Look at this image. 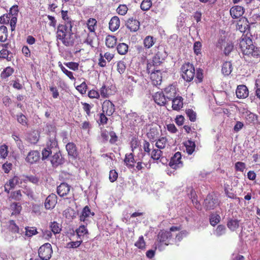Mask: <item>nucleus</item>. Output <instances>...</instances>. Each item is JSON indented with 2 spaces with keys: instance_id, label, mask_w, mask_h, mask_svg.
<instances>
[{
  "instance_id": "nucleus-4",
  "label": "nucleus",
  "mask_w": 260,
  "mask_h": 260,
  "mask_svg": "<svg viewBox=\"0 0 260 260\" xmlns=\"http://www.w3.org/2000/svg\"><path fill=\"white\" fill-rule=\"evenodd\" d=\"M239 46L241 51L245 55H250L251 48H254V45L252 44V40L247 37L242 38L239 42Z\"/></svg>"
},
{
  "instance_id": "nucleus-21",
  "label": "nucleus",
  "mask_w": 260,
  "mask_h": 260,
  "mask_svg": "<svg viewBox=\"0 0 260 260\" xmlns=\"http://www.w3.org/2000/svg\"><path fill=\"white\" fill-rule=\"evenodd\" d=\"M127 27L132 31H136L140 26V22L133 18L128 19L126 23Z\"/></svg>"
},
{
  "instance_id": "nucleus-17",
  "label": "nucleus",
  "mask_w": 260,
  "mask_h": 260,
  "mask_svg": "<svg viewBox=\"0 0 260 260\" xmlns=\"http://www.w3.org/2000/svg\"><path fill=\"white\" fill-rule=\"evenodd\" d=\"M244 13V8L240 6L233 7L230 10V14L232 18L236 19L241 17Z\"/></svg>"
},
{
  "instance_id": "nucleus-14",
  "label": "nucleus",
  "mask_w": 260,
  "mask_h": 260,
  "mask_svg": "<svg viewBox=\"0 0 260 260\" xmlns=\"http://www.w3.org/2000/svg\"><path fill=\"white\" fill-rule=\"evenodd\" d=\"M167 100L171 101L176 96L177 92L175 86L170 85L166 87L163 92Z\"/></svg>"
},
{
  "instance_id": "nucleus-34",
  "label": "nucleus",
  "mask_w": 260,
  "mask_h": 260,
  "mask_svg": "<svg viewBox=\"0 0 260 260\" xmlns=\"http://www.w3.org/2000/svg\"><path fill=\"white\" fill-rule=\"evenodd\" d=\"M8 38V30L6 26H0V42H5Z\"/></svg>"
},
{
  "instance_id": "nucleus-37",
  "label": "nucleus",
  "mask_w": 260,
  "mask_h": 260,
  "mask_svg": "<svg viewBox=\"0 0 260 260\" xmlns=\"http://www.w3.org/2000/svg\"><path fill=\"white\" fill-rule=\"evenodd\" d=\"M128 45L124 43L119 44L117 47V52L121 55L125 54L128 51Z\"/></svg>"
},
{
  "instance_id": "nucleus-60",
  "label": "nucleus",
  "mask_w": 260,
  "mask_h": 260,
  "mask_svg": "<svg viewBox=\"0 0 260 260\" xmlns=\"http://www.w3.org/2000/svg\"><path fill=\"white\" fill-rule=\"evenodd\" d=\"M9 228L10 230H11L12 232H19V227L16 224L14 220H10L9 221Z\"/></svg>"
},
{
  "instance_id": "nucleus-23",
  "label": "nucleus",
  "mask_w": 260,
  "mask_h": 260,
  "mask_svg": "<svg viewBox=\"0 0 260 260\" xmlns=\"http://www.w3.org/2000/svg\"><path fill=\"white\" fill-rule=\"evenodd\" d=\"M154 102L159 106H164L167 102L165 95L162 92H157L153 95Z\"/></svg>"
},
{
  "instance_id": "nucleus-48",
  "label": "nucleus",
  "mask_w": 260,
  "mask_h": 260,
  "mask_svg": "<svg viewBox=\"0 0 260 260\" xmlns=\"http://www.w3.org/2000/svg\"><path fill=\"white\" fill-rule=\"evenodd\" d=\"M152 6L151 0H143L141 4V8L143 11H147Z\"/></svg>"
},
{
  "instance_id": "nucleus-35",
  "label": "nucleus",
  "mask_w": 260,
  "mask_h": 260,
  "mask_svg": "<svg viewBox=\"0 0 260 260\" xmlns=\"http://www.w3.org/2000/svg\"><path fill=\"white\" fill-rule=\"evenodd\" d=\"M168 141L166 137H161L158 139L155 143V146L159 149H164L167 145Z\"/></svg>"
},
{
  "instance_id": "nucleus-54",
  "label": "nucleus",
  "mask_w": 260,
  "mask_h": 260,
  "mask_svg": "<svg viewBox=\"0 0 260 260\" xmlns=\"http://www.w3.org/2000/svg\"><path fill=\"white\" fill-rule=\"evenodd\" d=\"M186 113L191 121H194L196 120V113L192 110H186Z\"/></svg>"
},
{
  "instance_id": "nucleus-64",
  "label": "nucleus",
  "mask_w": 260,
  "mask_h": 260,
  "mask_svg": "<svg viewBox=\"0 0 260 260\" xmlns=\"http://www.w3.org/2000/svg\"><path fill=\"white\" fill-rule=\"evenodd\" d=\"M87 85L85 82L82 83L80 85L77 86L76 89L82 94H84L86 92Z\"/></svg>"
},
{
  "instance_id": "nucleus-5",
  "label": "nucleus",
  "mask_w": 260,
  "mask_h": 260,
  "mask_svg": "<svg viewBox=\"0 0 260 260\" xmlns=\"http://www.w3.org/2000/svg\"><path fill=\"white\" fill-rule=\"evenodd\" d=\"M53 250L52 246L51 244L48 243L42 245L38 250L39 256L47 260H49L50 259Z\"/></svg>"
},
{
  "instance_id": "nucleus-50",
  "label": "nucleus",
  "mask_w": 260,
  "mask_h": 260,
  "mask_svg": "<svg viewBox=\"0 0 260 260\" xmlns=\"http://www.w3.org/2000/svg\"><path fill=\"white\" fill-rule=\"evenodd\" d=\"M95 35L94 32L88 34L86 39L84 41V43L92 46L93 44V40L95 38Z\"/></svg>"
},
{
  "instance_id": "nucleus-32",
  "label": "nucleus",
  "mask_w": 260,
  "mask_h": 260,
  "mask_svg": "<svg viewBox=\"0 0 260 260\" xmlns=\"http://www.w3.org/2000/svg\"><path fill=\"white\" fill-rule=\"evenodd\" d=\"M76 232L78 238L80 240H82L84 236L88 234V231L84 225H80L79 228L76 230Z\"/></svg>"
},
{
  "instance_id": "nucleus-59",
  "label": "nucleus",
  "mask_w": 260,
  "mask_h": 260,
  "mask_svg": "<svg viewBox=\"0 0 260 260\" xmlns=\"http://www.w3.org/2000/svg\"><path fill=\"white\" fill-rule=\"evenodd\" d=\"M127 8L125 5H120L117 9V13L121 15H124L127 11Z\"/></svg>"
},
{
  "instance_id": "nucleus-12",
  "label": "nucleus",
  "mask_w": 260,
  "mask_h": 260,
  "mask_svg": "<svg viewBox=\"0 0 260 260\" xmlns=\"http://www.w3.org/2000/svg\"><path fill=\"white\" fill-rule=\"evenodd\" d=\"M115 111L114 104L110 101L106 100L104 101L102 105V112L106 114V115L111 116Z\"/></svg>"
},
{
  "instance_id": "nucleus-56",
  "label": "nucleus",
  "mask_w": 260,
  "mask_h": 260,
  "mask_svg": "<svg viewBox=\"0 0 260 260\" xmlns=\"http://www.w3.org/2000/svg\"><path fill=\"white\" fill-rule=\"evenodd\" d=\"M8 146L6 145H3L0 147V155L2 158H6L8 153Z\"/></svg>"
},
{
  "instance_id": "nucleus-27",
  "label": "nucleus",
  "mask_w": 260,
  "mask_h": 260,
  "mask_svg": "<svg viewBox=\"0 0 260 260\" xmlns=\"http://www.w3.org/2000/svg\"><path fill=\"white\" fill-rule=\"evenodd\" d=\"M75 37L74 33L72 32V29L69 31V34L67 36V38L64 39L63 41V44L66 46H73L75 43Z\"/></svg>"
},
{
  "instance_id": "nucleus-55",
  "label": "nucleus",
  "mask_w": 260,
  "mask_h": 260,
  "mask_svg": "<svg viewBox=\"0 0 260 260\" xmlns=\"http://www.w3.org/2000/svg\"><path fill=\"white\" fill-rule=\"evenodd\" d=\"M202 48V44L199 41L195 42L193 44V51L196 55L201 53Z\"/></svg>"
},
{
  "instance_id": "nucleus-20",
  "label": "nucleus",
  "mask_w": 260,
  "mask_h": 260,
  "mask_svg": "<svg viewBox=\"0 0 260 260\" xmlns=\"http://www.w3.org/2000/svg\"><path fill=\"white\" fill-rule=\"evenodd\" d=\"M236 28L241 32H245L249 29L247 19L245 18H241L237 23Z\"/></svg>"
},
{
  "instance_id": "nucleus-42",
  "label": "nucleus",
  "mask_w": 260,
  "mask_h": 260,
  "mask_svg": "<svg viewBox=\"0 0 260 260\" xmlns=\"http://www.w3.org/2000/svg\"><path fill=\"white\" fill-rule=\"evenodd\" d=\"M97 23L96 20L94 18H90L87 21V25L89 30L91 32H94L95 26Z\"/></svg>"
},
{
  "instance_id": "nucleus-3",
  "label": "nucleus",
  "mask_w": 260,
  "mask_h": 260,
  "mask_svg": "<svg viewBox=\"0 0 260 260\" xmlns=\"http://www.w3.org/2000/svg\"><path fill=\"white\" fill-rule=\"evenodd\" d=\"M72 29V24L71 21H67L64 24H59L57 29L56 38L59 40L63 43L64 39L67 38V36L69 34V31Z\"/></svg>"
},
{
  "instance_id": "nucleus-33",
  "label": "nucleus",
  "mask_w": 260,
  "mask_h": 260,
  "mask_svg": "<svg viewBox=\"0 0 260 260\" xmlns=\"http://www.w3.org/2000/svg\"><path fill=\"white\" fill-rule=\"evenodd\" d=\"M124 161L126 166L131 168L133 167L135 159L133 153L126 154Z\"/></svg>"
},
{
  "instance_id": "nucleus-9",
  "label": "nucleus",
  "mask_w": 260,
  "mask_h": 260,
  "mask_svg": "<svg viewBox=\"0 0 260 260\" xmlns=\"http://www.w3.org/2000/svg\"><path fill=\"white\" fill-rule=\"evenodd\" d=\"M181 158V154L180 152L175 153L170 161L169 166L174 169H177L182 167L183 164Z\"/></svg>"
},
{
  "instance_id": "nucleus-41",
  "label": "nucleus",
  "mask_w": 260,
  "mask_h": 260,
  "mask_svg": "<svg viewBox=\"0 0 260 260\" xmlns=\"http://www.w3.org/2000/svg\"><path fill=\"white\" fill-rule=\"evenodd\" d=\"M226 228L224 225H219L214 232V234L217 237H220L225 233Z\"/></svg>"
},
{
  "instance_id": "nucleus-58",
  "label": "nucleus",
  "mask_w": 260,
  "mask_h": 260,
  "mask_svg": "<svg viewBox=\"0 0 260 260\" xmlns=\"http://www.w3.org/2000/svg\"><path fill=\"white\" fill-rule=\"evenodd\" d=\"M82 242V240L76 241H72L67 244V247L69 248H75L78 247Z\"/></svg>"
},
{
  "instance_id": "nucleus-6",
  "label": "nucleus",
  "mask_w": 260,
  "mask_h": 260,
  "mask_svg": "<svg viewBox=\"0 0 260 260\" xmlns=\"http://www.w3.org/2000/svg\"><path fill=\"white\" fill-rule=\"evenodd\" d=\"M163 58L160 56V52H158L153 57L152 61L147 63V70L148 73L158 69V66L162 62Z\"/></svg>"
},
{
  "instance_id": "nucleus-40",
  "label": "nucleus",
  "mask_w": 260,
  "mask_h": 260,
  "mask_svg": "<svg viewBox=\"0 0 260 260\" xmlns=\"http://www.w3.org/2000/svg\"><path fill=\"white\" fill-rule=\"evenodd\" d=\"M50 228L54 234L59 233L61 230V225L56 221L50 223Z\"/></svg>"
},
{
  "instance_id": "nucleus-39",
  "label": "nucleus",
  "mask_w": 260,
  "mask_h": 260,
  "mask_svg": "<svg viewBox=\"0 0 260 260\" xmlns=\"http://www.w3.org/2000/svg\"><path fill=\"white\" fill-rule=\"evenodd\" d=\"M143 43L145 47L149 49L154 44L155 41L152 37L149 36L144 39Z\"/></svg>"
},
{
  "instance_id": "nucleus-22",
  "label": "nucleus",
  "mask_w": 260,
  "mask_h": 260,
  "mask_svg": "<svg viewBox=\"0 0 260 260\" xmlns=\"http://www.w3.org/2000/svg\"><path fill=\"white\" fill-rule=\"evenodd\" d=\"M244 114L245 115V118L247 123L249 124H254L257 122L258 118L257 115L249 111H247L244 112Z\"/></svg>"
},
{
  "instance_id": "nucleus-52",
  "label": "nucleus",
  "mask_w": 260,
  "mask_h": 260,
  "mask_svg": "<svg viewBox=\"0 0 260 260\" xmlns=\"http://www.w3.org/2000/svg\"><path fill=\"white\" fill-rule=\"evenodd\" d=\"M220 220V217L217 214H212L210 217V222L211 225L214 226L217 224Z\"/></svg>"
},
{
  "instance_id": "nucleus-44",
  "label": "nucleus",
  "mask_w": 260,
  "mask_h": 260,
  "mask_svg": "<svg viewBox=\"0 0 260 260\" xmlns=\"http://www.w3.org/2000/svg\"><path fill=\"white\" fill-rule=\"evenodd\" d=\"M28 141L31 144H36L39 140V134L37 132L30 133L28 138Z\"/></svg>"
},
{
  "instance_id": "nucleus-19",
  "label": "nucleus",
  "mask_w": 260,
  "mask_h": 260,
  "mask_svg": "<svg viewBox=\"0 0 260 260\" xmlns=\"http://www.w3.org/2000/svg\"><path fill=\"white\" fill-rule=\"evenodd\" d=\"M70 191V186L66 183H61L57 188L58 194L61 197L67 196Z\"/></svg>"
},
{
  "instance_id": "nucleus-63",
  "label": "nucleus",
  "mask_w": 260,
  "mask_h": 260,
  "mask_svg": "<svg viewBox=\"0 0 260 260\" xmlns=\"http://www.w3.org/2000/svg\"><path fill=\"white\" fill-rule=\"evenodd\" d=\"M10 18V14H4L0 17V23L2 24H8L9 23Z\"/></svg>"
},
{
  "instance_id": "nucleus-10",
  "label": "nucleus",
  "mask_w": 260,
  "mask_h": 260,
  "mask_svg": "<svg viewBox=\"0 0 260 260\" xmlns=\"http://www.w3.org/2000/svg\"><path fill=\"white\" fill-rule=\"evenodd\" d=\"M50 144H47V147L45 148L42 151V159L44 160L47 158L49 155L52 153L51 148L56 147L57 143V141L54 139L50 141Z\"/></svg>"
},
{
  "instance_id": "nucleus-11",
  "label": "nucleus",
  "mask_w": 260,
  "mask_h": 260,
  "mask_svg": "<svg viewBox=\"0 0 260 260\" xmlns=\"http://www.w3.org/2000/svg\"><path fill=\"white\" fill-rule=\"evenodd\" d=\"M150 78L152 83L155 86L160 85L161 82L162 76L160 69H155L150 72Z\"/></svg>"
},
{
  "instance_id": "nucleus-53",
  "label": "nucleus",
  "mask_w": 260,
  "mask_h": 260,
  "mask_svg": "<svg viewBox=\"0 0 260 260\" xmlns=\"http://www.w3.org/2000/svg\"><path fill=\"white\" fill-rule=\"evenodd\" d=\"M13 69L8 67H7L2 73L1 76L3 78H6L11 76L13 73Z\"/></svg>"
},
{
  "instance_id": "nucleus-8",
  "label": "nucleus",
  "mask_w": 260,
  "mask_h": 260,
  "mask_svg": "<svg viewBox=\"0 0 260 260\" xmlns=\"http://www.w3.org/2000/svg\"><path fill=\"white\" fill-rule=\"evenodd\" d=\"M217 199L212 194H208L205 200L204 206L207 210H212L218 205Z\"/></svg>"
},
{
  "instance_id": "nucleus-29",
  "label": "nucleus",
  "mask_w": 260,
  "mask_h": 260,
  "mask_svg": "<svg viewBox=\"0 0 260 260\" xmlns=\"http://www.w3.org/2000/svg\"><path fill=\"white\" fill-rule=\"evenodd\" d=\"M232 70V64L230 61H225L223 63L221 71L224 75H230Z\"/></svg>"
},
{
  "instance_id": "nucleus-45",
  "label": "nucleus",
  "mask_w": 260,
  "mask_h": 260,
  "mask_svg": "<svg viewBox=\"0 0 260 260\" xmlns=\"http://www.w3.org/2000/svg\"><path fill=\"white\" fill-rule=\"evenodd\" d=\"M10 208L13 211L12 214H17L20 213L21 206L19 203H13L10 206Z\"/></svg>"
},
{
  "instance_id": "nucleus-61",
  "label": "nucleus",
  "mask_w": 260,
  "mask_h": 260,
  "mask_svg": "<svg viewBox=\"0 0 260 260\" xmlns=\"http://www.w3.org/2000/svg\"><path fill=\"white\" fill-rule=\"evenodd\" d=\"M118 178V173L114 170H111L109 172V179L111 182L115 181Z\"/></svg>"
},
{
  "instance_id": "nucleus-13",
  "label": "nucleus",
  "mask_w": 260,
  "mask_h": 260,
  "mask_svg": "<svg viewBox=\"0 0 260 260\" xmlns=\"http://www.w3.org/2000/svg\"><path fill=\"white\" fill-rule=\"evenodd\" d=\"M57 198L56 194L51 193L46 199L45 207L46 209H52L54 208L57 203Z\"/></svg>"
},
{
  "instance_id": "nucleus-49",
  "label": "nucleus",
  "mask_w": 260,
  "mask_h": 260,
  "mask_svg": "<svg viewBox=\"0 0 260 260\" xmlns=\"http://www.w3.org/2000/svg\"><path fill=\"white\" fill-rule=\"evenodd\" d=\"M37 233L36 228L34 227L25 228V235L27 237H30L37 234Z\"/></svg>"
},
{
  "instance_id": "nucleus-15",
  "label": "nucleus",
  "mask_w": 260,
  "mask_h": 260,
  "mask_svg": "<svg viewBox=\"0 0 260 260\" xmlns=\"http://www.w3.org/2000/svg\"><path fill=\"white\" fill-rule=\"evenodd\" d=\"M40 158L39 152L37 150H32L28 153L25 160L27 162L32 164L39 161Z\"/></svg>"
},
{
  "instance_id": "nucleus-46",
  "label": "nucleus",
  "mask_w": 260,
  "mask_h": 260,
  "mask_svg": "<svg viewBox=\"0 0 260 260\" xmlns=\"http://www.w3.org/2000/svg\"><path fill=\"white\" fill-rule=\"evenodd\" d=\"M23 178L24 179V182L29 181L34 184H37V183H38V182L39 181V178L35 176L23 175Z\"/></svg>"
},
{
  "instance_id": "nucleus-18",
  "label": "nucleus",
  "mask_w": 260,
  "mask_h": 260,
  "mask_svg": "<svg viewBox=\"0 0 260 260\" xmlns=\"http://www.w3.org/2000/svg\"><path fill=\"white\" fill-rule=\"evenodd\" d=\"M50 161L54 167H57L63 162V159L60 152H56L51 157Z\"/></svg>"
},
{
  "instance_id": "nucleus-28",
  "label": "nucleus",
  "mask_w": 260,
  "mask_h": 260,
  "mask_svg": "<svg viewBox=\"0 0 260 260\" xmlns=\"http://www.w3.org/2000/svg\"><path fill=\"white\" fill-rule=\"evenodd\" d=\"M93 215V213H91L90 209L88 206H85L82 212V214L80 216V220L81 221L85 222L87 220V218L90 216V215Z\"/></svg>"
},
{
  "instance_id": "nucleus-31",
  "label": "nucleus",
  "mask_w": 260,
  "mask_h": 260,
  "mask_svg": "<svg viewBox=\"0 0 260 260\" xmlns=\"http://www.w3.org/2000/svg\"><path fill=\"white\" fill-rule=\"evenodd\" d=\"M227 226L230 230L232 231H235L236 229H237L239 228V220L236 219H231L229 220V221L228 222Z\"/></svg>"
},
{
  "instance_id": "nucleus-57",
  "label": "nucleus",
  "mask_w": 260,
  "mask_h": 260,
  "mask_svg": "<svg viewBox=\"0 0 260 260\" xmlns=\"http://www.w3.org/2000/svg\"><path fill=\"white\" fill-rule=\"evenodd\" d=\"M64 64L69 68L70 69L73 71H77L78 70L79 64L74 62H64Z\"/></svg>"
},
{
  "instance_id": "nucleus-1",
  "label": "nucleus",
  "mask_w": 260,
  "mask_h": 260,
  "mask_svg": "<svg viewBox=\"0 0 260 260\" xmlns=\"http://www.w3.org/2000/svg\"><path fill=\"white\" fill-rule=\"evenodd\" d=\"M180 228L178 226H173L170 229V231H160L157 236L158 244L157 246L160 248L162 245H168L169 241L172 237V232L179 231Z\"/></svg>"
},
{
  "instance_id": "nucleus-38",
  "label": "nucleus",
  "mask_w": 260,
  "mask_h": 260,
  "mask_svg": "<svg viewBox=\"0 0 260 260\" xmlns=\"http://www.w3.org/2000/svg\"><path fill=\"white\" fill-rule=\"evenodd\" d=\"M58 67L60 68L62 72L66 74L71 80H75V78L73 76V73L67 70L62 65V63L60 61L58 62Z\"/></svg>"
},
{
  "instance_id": "nucleus-30",
  "label": "nucleus",
  "mask_w": 260,
  "mask_h": 260,
  "mask_svg": "<svg viewBox=\"0 0 260 260\" xmlns=\"http://www.w3.org/2000/svg\"><path fill=\"white\" fill-rule=\"evenodd\" d=\"M117 42V39L115 36L109 35L106 39V45L108 48H113Z\"/></svg>"
},
{
  "instance_id": "nucleus-26",
  "label": "nucleus",
  "mask_w": 260,
  "mask_h": 260,
  "mask_svg": "<svg viewBox=\"0 0 260 260\" xmlns=\"http://www.w3.org/2000/svg\"><path fill=\"white\" fill-rule=\"evenodd\" d=\"M120 26V20L117 16L113 17L109 23V27L111 30L114 31L116 30Z\"/></svg>"
},
{
  "instance_id": "nucleus-24",
  "label": "nucleus",
  "mask_w": 260,
  "mask_h": 260,
  "mask_svg": "<svg viewBox=\"0 0 260 260\" xmlns=\"http://www.w3.org/2000/svg\"><path fill=\"white\" fill-rule=\"evenodd\" d=\"M183 98L180 96H177L172 100V108L174 110H179L183 106Z\"/></svg>"
},
{
  "instance_id": "nucleus-43",
  "label": "nucleus",
  "mask_w": 260,
  "mask_h": 260,
  "mask_svg": "<svg viewBox=\"0 0 260 260\" xmlns=\"http://www.w3.org/2000/svg\"><path fill=\"white\" fill-rule=\"evenodd\" d=\"M151 158L154 160H158L162 155V151L160 149H154L150 152Z\"/></svg>"
},
{
  "instance_id": "nucleus-51",
  "label": "nucleus",
  "mask_w": 260,
  "mask_h": 260,
  "mask_svg": "<svg viewBox=\"0 0 260 260\" xmlns=\"http://www.w3.org/2000/svg\"><path fill=\"white\" fill-rule=\"evenodd\" d=\"M116 66H117V71L118 72V73L120 74H122L125 72V69H126V66H125V63L123 61H118L117 63Z\"/></svg>"
},
{
  "instance_id": "nucleus-47",
  "label": "nucleus",
  "mask_w": 260,
  "mask_h": 260,
  "mask_svg": "<svg viewBox=\"0 0 260 260\" xmlns=\"http://www.w3.org/2000/svg\"><path fill=\"white\" fill-rule=\"evenodd\" d=\"M135 245L139 249H143L145 248V242L143 236L139 237Z\"/></svg>"
},
{
  "instance_id": "nucleus-25",
  "label": "nucleus",
  "mask_w": 260,
  "mask_h": 260,
  "mask_svg": "<svg viewBox=\"0 0 260 260\" xmlns=\"http://www.w3.org/2000/svg\"><path fill=\"white\" fill-rule=\"evenodd\" d=\"M66 149L70 156L73 158H76L78 155L76 147L73 143H68L66 145Z\"/></svg>"
},
{
  "instance_id": "nucleus-62",
  "label": "nucleus",
  "mask_w": 260,
  "mask_h": 260,
  "mask_svg": "<svg viewBox=\"0 0 260 260\" xmlns=\"http://www.w3.org/2000/svg\"><path fill=\"white\" fill-rule=\"evenodd\" d=\"M234 45L231 42H228L224 47V53L225 55L229 54L233 50Z\"/></svg>"
},
{
  "instance_id": "nucleus-16",
  "label": "nucleus",
  "mask_w": 260,
  "mask_h": 260,
  "mask_svg": "<svg viewBox=\"0 0 260 260\" xmlns=\"http://www.w3.org/2000/svg\"><path fill=\"white\" fill-rule=\"evenodd\" d=\"M236 93L239 99H245L248 96L249 91L247 87L244 85H240L237 86Z\"/></svg>"
},
{
  "instance_id": "nucleus-36",
  "label": "nucleus",
  "mask_w": 260,
  "mask_h": 260,
  "mask_svg": "<svg viewBox=\"0 0 260 260\" xmlns=\"http://www.w3.org/2000/svg\"><path fill=\"white\" fill-rule=\"evenodd\" d=\"M185 147L187 153L191 154L194 151L196 144L194 142L188 140L185 143Z\"/></svg>"
},
{
  "instance_id": "nucleus-2",
  "label": "nucleus",
  "mask_w": 260,
  "mask_h": 260,
  "mask_svg": "<svg viewBox=\"0 0 260 260\" xmlns=\"http://www.w3.org/2000/svg\"><path fill=\"white\" fill-rule=\"evenodd\" d=\"M181 75L183 79L187 82H190L195 76V69L192 64L185 63L181 67Z\"/></svg>"
},
{
  "instance_id": "nucleus-7",
  "label": "nucleus",
  "mask_w": 260,
  "mask_h": 260,
  "mask_svg": "<svg viewBox=\"0 0 260 260\" xmlns=\"http://www.w3.org/2000/svg\"><path fill=\"white\" fill-rule=\"evenodd\" d=\"M23 182H24L23 175L20 176H14L13 178L10 179L8 182L5 184V191L9 193L10 190L12 188H14L16 186V185L21 184Z\"/></svg>"
}]
</instances>
